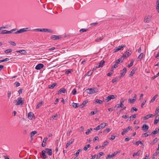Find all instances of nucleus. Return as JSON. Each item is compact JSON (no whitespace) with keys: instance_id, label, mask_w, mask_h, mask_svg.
<instances>
[{"instance_id":"obj_1","label":"nucleus","mask_w":159,"mask_h":159,"mask_svg":"<svg viewBox=\"0 0 159 159\" xmlns=\"http://www.w3.org/2000/svg\"><path fill=\"white\" fill-rule=\"evenodd\" d=\"M98 89L96 88H89L87 89L85 91L89 94H93L98 91Z\"/></svg>"},{"instance_id":"obj_55","label":"nucleus","mask_w":159,"mask_h":159,"mask_svg":"<svg viewBox=\"0 0 159 159\" xmlns=\"http://www.w3.org/2000/svg\"><path fill=\"white\" fill-rule=\"evenodd\" d=\"M72 92L73 95H75L76 93V91L75 89H74L72 91Z\"/></svg>"},{"instance_id":"obj_22","label":"nucleus","mask_w":159,"mask_h":159,"mask_svg":"<svg viewBox=\"0 0 159 159\" xmlns=\"http://www.w3.org/2000/svg\"><path fill=\"white\" fill-rule=\"evenodd\" d=\"M123 60V59L122 58V57H121L120 58L118 59L117 60L115 61V63L116 64H119L120 62H122Z\"/></svg>"},{"instance_id":"obj_8","label":"nucleus","mask_w":159,"mask_h":159,"mask_svg":"<svg viewBox=\"0 0 159 159\" xmlns=\"http://www.w3.org/2000/svg\"><path fill=\"white\" fill-rule=\"evenodd\" d=\"M130 129L131 127L129 126L127 128H126V129H123V131L121 133V134L122 135H124L125 133H127L128 132V130H130Z\"/></svg>"},{"instance_id":"obj_58","label":"nucleus","mask_w":159,"mask_h":159,"mask_svg":"<svg viewBox=\"0 0 159 159\" xmlns=\"http://www.w3.org/2000/svg\"><path fill=\"white\" fill-rule=\"evenodd\" d=\"M72 132V131L70 129H69L67 132V135L70 136V133Z\"/></svg>"},{"instance_id":"obj_11","label":"nucleus","mask_w":159,"mask_h":159,"mask_svg":"<svg viewBox=\"0 0 159 159\" xmlns=\"http://www.w3.org/2000/svg\"><path fill=\"white\" fill-rule=\"evenodd\" d=\"M105 61L103 60H102L99 63L98 65L96 66V68H99L102 66L103 64L105 63Z\"/></svg>"},{"instance_id":"obj_16","label":"nucleus","mask_w":159,"mask_h":159,"mask_svg":"<svg viewBox=\"0 0 159 159\" xmlns=\"http://www.w3.org/2000/svg\"><path fill=\"white\" fill-rule=\"evenodd\" d=\"M148 128L149 127L148 125L146 124L143 125L142 127V129L144 131H145L146 130H148Z\"/></svg>"},{"instance_id":"obj_33","label":"nucleus","mask_w":159,"mask_h":159,"mask_svg":"<svg viewBox=\"0 0 159 159\" xmlns=\"http://www.w3.org/2000/svg\"><path fill=\"white\" fill-rule=\"evenodd\" d=\"M103 38V36H101L100 37H99L98 38L95 39V41L96 42H99L101 40H102Z\"/></svg>"},{"instance_id":"obj_20","label":"nucleus","mask_w":159,"mask_h":159,"mask_svg":"<svg viewBox=\"0 0 159 159\" xmlns=\"http://www.w3.org/2000/svg\"><path fill=\"white\" fill-rule=\"evenodd\" d=\"M126 71V69L125 68H124L121 71V76H123L125 74Z\"/></svg>"},{"instance_id":"obj_45","label":"nucleus","mask_w":159,"mask_h":159,"mask_svg":"<svg viewBox=\"0 0 159 159\" xmlns=\"http://www.w3.org/2000/svg\"><path fill=\"white\" fill-rule=\"evenodd\" d=\"M135 117H136V115H135L134 114V115H131L130 117V119L129 120L130 121L131 120H133V119L134 118H135Z\"/></svg>"},{"instance_id":"obj_41","label":"nucleus","mask_w":159,"mask_h":159,"mask_svg":"<svg viewBox=\"0 0 159 159\" xmlns=\"http://www.w3.org/2000/svg\"><path fill=\"white\" fill-rule=\"evenodd\" d=\"M138 110V109L134 107H132L131 109V111L133 112L134 111H137Z\"/></svg>"},{"instance_id":"obj_39","label":"nucleus","mask_w":159,"mask_h":159,"mask_svg":"<svg viewBox=\"0 0 159 159\" xmlns=\"http://www.w3.org/2000/svg\"><path fill=\"white\" fill-rule=\"evenodd\" d=\"M79 104L73 102L72 103V106L75 108H77L79 106L78 105Z\"/></svg>"},{"instance_id":"obj_62","label":"nucleus","mask_w":159,"mask_h":159,"mask_svg":"<svg viewBox=\"0 0 159 159\" xmlns=\"http://www.w3.org/2000/svg\"><path fill=\"white\" fill-rule=\"evenodd\" d=\"M115 136H114L112 135H111V137L110 138H109V139H111L112 140H113L115 139Z\"/></svg>"},{"instance_id":"obj_17","label":"nucleus","mask_w":159,"mask_h":159,"mask_svg":"<svg viewBox=\"0 0 159 159\" xmlns=\"http://www.w3.org/2000/svg\"><path fill=\"white\" fill-rule=\"evenodd\" d=\"M66 91V89L64 88H61L58 91V94H59L63 93H65Z\"/></svg>"},{"instance_id":"obj_26","label":"nucleus","mask_w":159,"mask_h":159,"mask_svg":"<svg viewBox=\"0 0 159 159\" xmlns=\"http://www.w3.org/2000/svg\"><path fill=\"white\" fill-rule=\"evenodd\" d=\"M37 133V132L35 131H33L31 132L30 133V135L31 138L32 139L33 138L32 137L35 134Z\"/></svg>"},{"instance_id":"obj_53","label":"nucleus","mask_w":159,"mask_h":159,"mask_svg":"<svg viewBox=\"0 0 159 159\" xmlns=\"http://www.w3.org/2000/svg\"><path fill=\"white\" fill-rule=\"evenodd\" d=\"M87 31V30L85 29H82L80 30V32L81 33H82L84 32H86Z\"/></svg>"},{"instance_id":"obj_18","label":"nucleus","mask_w":159,"mask_h":159,"mask_svg":"<svg viewBox=\"0 0 159 159\" xmlns=\"http://www.w3.org/2000/svg\"><path fill=\"white\" fill-rule=\"evenodd\" d=\"M61 37L60 36L56 35H52L51 37V38L54 40L58 39H59Z\"/></svg>"},{"instance_id":"obj_38","label":"nucleus","mask_w":159,"mask_h":159,"mask_svg":"<svg viewBox=\"0 0 159 159\" xmlns=\"http://www.w3.org/2000/svg\"><path fill=\"white\" fill-rule=\"evenodd\" d=\"M43 103V102L42 101H41L39 102V103L36 106V108L38 109V108L40 106H41V105Z\"/></svg>"},{"instance_id":"obj_13","label":"nucleus","mask_w":159,"mask_h":159,"mask_svg":"<svg viewBox=\"0 0 159 159\" xmlns=\"http://www.w3.org/2000/svg\"><path fill=\"white\" fill-rule=\"evenodd\" d=\"M88 102V101L87 100H85L79 106V107L81 108H83L84 107L86 103Z\"/></svg>"},{"instance_id":"obj_3","label":"nucleus","mask_w":159,"mask_h":159,"mask_svg":"<svg viewBox=\"0 0 159 159\" xmlns=\"http://www.w3.org/2000/svg\"><path fill=\"white\" fill-rule=\"evenodd\" d=\"M152 16L151 15H148L145 17L144 18L143 21L144 22L148 23L151 20Z\"/></svg>"},{"instance_id":"obj_51","label":"nucleus","mask_w":159,"mask_h":159,"mask_svg":"<svg viewBox=\"0 0 159 159\" xmlns=\"http://www.w3.org/2000/svg\"><path fill=\"white\" fill-rule=\"evenodd\" d=\"M16 30V29H13L11 30L10 31H7V34H11L13 31H15Z\"/></svg>"},{"instance_id":"obj_63","label":"nucleus","mask_w":159,"mask_h":159,"mask_svg":"<svg viewBox=\"0 0 159 159\" xmlns=\"http://www.w3.org/2000/svg\"><path fill=\"white\" fill-rule=\"evenodd\" d=\"M71 70H67L65 72V73L67 75V74H69V73H70L71 72Z\"/></svg>"},{"instance_id":"obj_4","label":"nucleus","mask_w":159,"mask_h":159,"mask_svg":"<svg viewBox=\"0 0 159 159\" xmlns=\"http://www.w3.org/2000/svg\"><path fill=\"white\" fill-rule=\"evenodd\" d=\"M116 95H110L106 98L105 100L107 102L110 101L111 99H114L116 98Z\"/></svg>"},{"instance_id":"obj_46","label":"nucleus","mask_w":159,"mask_h":159,"mask_svg":"<svg viewBox=\"0 0 159 159\" xmlns=\"http://www.w3.org/2000/svg\"><path fill=\"white\" fill-rule=\"evenodd\" d=\"M12 51L11 49H8L5 51V52L6 53H7L11 52Z\"/></svg>"},{"instance_id":"obj_15","label":"nucleus","mask_w":159,"mask_h":159,"mask_svg":"<svg viewBox=\"0 0 159 159\" xmlns=\"http://www.w3.org/2000/svg\"><path fill=\"white\" fill-rule=\"evenodd\" d=\"M41 32H48L52 33V31L48 29L43 28L41 29Z\"/></svg>"},{"instance_id":"obj_28","label":"nucleus","mask_w":159,"mask_h":159,"mask_svg":"<svg viewBox=\"0 0 159 159\" xmlns=\"http://www.w3.org/2000/svg\"><path fill=\"white\" fill-rule=\"evenodd\" d=\"M17 52H19L21 54H25L26 53V51L25 50H20L16 51Z\"/></svg>"},{"instance_id":"obj_47","label":"nucleus","mask_w":159,"mask_h":159,"mask_svg":"<svg viewBox=\"0 0 159 159\" xmlns=\"http://www.w3.org/2000/svg\"><path fill=\"white\" fill-rule=\"evenodd\" d=\"M81 150H82L81 149H79L78 150L77 152L75 153V155L76 157L78 156L79 155L80 152L81 151Z\"/></svg>"},{"instance_id":"obj_42","label":"nucleus","mask_w":159,"mask_h":159,"mask_svg":"<svg viewBox=\"0 0 159 159\" xmlns=\"http://www.w3.org/2000/svg\"><path fill=\"white\" fill-rule=\"evenodd\" d=\"M7 34V30H2L1 31L0 34Z\"/></svg>"},{"instance_id":"obj_29","label":"nucleus","mask_w":159,"mask_h":159,"mask_svg":"<svg viewBox=\"0 0 159 159\" xmlns=\"http://www.w3.org/2000/svg\"><path fill=\"white\" fill-rule=\"evenodd\" d=\"M158 95L157 94H156L152 98V99L150 100V102H154L155 100V99L157 97Z\"/></svg>"},{"instance_id":"obj_7","label":"nucleus","mask_w":159,"mask_h":159,"mask_svg":"<svg viewBox=\"0 0 159 159\" xmlns=\"http://www.w3.org/2000/svg\"><path fill=\"white\" fill-rule=\"evenodd\" d=\"M44 65L41 63H39L35 67V68L36 70H39L43 67Z\"/></svg>"},{"instance_id":"obj_36","label":"nucleus","mask_w":159,"mask_h":159,"mask_svg":"<svg viewBox=\"0 0 159 159\" xmlns=\"http://www.w3.org/2000/svg\"><path fill=\"white\" fill-rule=\"evenodd\" d=\"M143 55V53H141L137 58V59H138L139 60H141V59L142 58Z\"/></svg>"},{"instance_id":"obj_10","label":"nucleus","mask_w":159,"mask_h":159,"mask_svg":"<svg viewBox=\"0 0 159 159\" xmlns=\"http://www.w3.org/2000/svg\"><path fill=\"white\" fill-rule=\"evenodd\" d=\"M125 47V46L124 45H121L120 46H118L117 48H116L115 49H114V50H115V52H116L120 50L121 48H123V47Z\"/></svg>"},{"instance_id":"obj_9","label":"nucleus","mask_w":159,"mask_h":159,"mask_svg":"<svg viewBox=\"0 0 159 159\" xmlns=\"http://www.w3.org/2000/svg\"><path fill=\"white\" fill-rule=\"evenodd\" d=\"M46 152V151L45 150H43L41 152V156L43 157V159H45L47 157L46 155L45 154Z\"/></svg>"},{"instance_id":"obj_31","label":"nucleus","mask_w":159,"mask_h":159,"mask_svg":"<svg viewBox=\"0 0 159 159\" xmlns=\"http://www.w3.org/2000/svg\"><path fill=\"white\" fill-rule=\"evenodd\" d=\"M104 154V153L102 152H100L97 156V158L99 159L101 156H102Z\"/></svg>"},{"instance_id":"obj_54","label":"nucleus","mask_w":159,"mask_h":159,"mask_svg":"<svg viewBox=\"0 0 159 159\" xmlns=\"http://www.w3.org/2000/svg\"><path fill=\"white\" fill-rule=\"evenodd\" d=\"M157 138H155L153 140L152 142V144H154L156 143L157 141Z\"/></svg>"},{"instance_id":"obj_5","label":"nucleus","mask_w":159,"mask_h":159,"mask_svg":"<svg viewBox=\"0 0 159 159\" xmlns=\"http://www.w3.org/2000/svg\"><path fill=\"white\" fill-rule=\"evenodd\" d=\"M22 98L19 97L17 99V101L16 104V105H22L24 104V101L22 100Z\"/></svg>"},{"instance_id":"obj_24","label":"nucleus","mask_w":159,"mask_h":159,"mask_svg":"<svg viewBox=\"0 0 159 159\" xmlns=\"http://www.w3.org/2000/svg\"><path fill=\"white\" fill-rule=\"evenodd\" d=\"M156 4V9L157 12L159 13V0H157Z\"/></svg>"},{"instance_id":"obj_60","label":"nucleus","mask_w":159,"mask_h":159,"mask_svg":"<svg viewBox=\"0 0 159 159\" xmlns=\"http://www.w3.org/2000/svg\"><path fill=\"white\" fill-rule=\"evenodd\" d=\"M120 150L116 152H115L114 153H113V154L115 155H116L118 153H120Z\"/></svg>"},{"instance_id":"obj_59","label":"nucleus","mask_w":159,"mask_h":159,"mask_svg":"<svg viewBox=\"0 0 159 159\" xmlns=\"http://www.w3.org/2000/svg\"><path fill=\"white\" fill-rule=\"evenodd\" d=\"M48 139V138L47 137H46L44 138L43 140V143H46V142Z\"/></svg>"},{"instance_id":"obj_52","label":"nucleus","mask_w":159,"mask_h":159,"mask_svg":"<svg viewBox=\"0 0 159 159\" xmlns=\"http://www.w3.org/2000/svg\"><path fill=\"white\" fill-rule=\"evenodd\" d=\"M159 108H157L156 109V110H155V115H157L159 111Z\"/></svg>"},{"instance_id":"obj_64","label":"nucleus","mask_w":159,"mask_h":159,"mask_svg":"<svg viewBox=\"0 0 159 159\" xmlns=\"http://www.w3.org/2000/svg\"><path fill=\"white\" fill-rule=\"evenodd\" d=\"M149 135L147 134V133H145L143 134V137H146L148 136Z\"/></svg>"},{"instance_id":"obj_19","label":"nucleus","mask_w":159,"mask_h":159,"mask_svg":"<svg viewBox=\"0 0 159 159\" xmlns=\"http://www.w3.org/2000/svg\"><path fill=\"white\" fill-rule=\"evenodd\" d=\"M152 116V114H149L143 117V119L144 120H146L148 119L150 117H151Z\"/></svg>"},{"instance_id":"obj_56","label":"nucleus","mask_w":159,"mask_h":159,"mask_svg":"<svg viewBox=\"0 0 159 159\" xmlns=\"http://www.w3.org/2000/svg\"><path fill=\"white\" fill-rule=\"evenodd\" d=\"M139 144H143V143L140 141H139L136 142L135 143V144L137 145H138Z\"/></svg>"},{"instance_id":"obj_40","label":"nucleus","mask_w":159,"mask_h":159,"mask_svg":"<svg viewBox=\"0 0 159 159\" xmlns=\"http://www.w3.org/2000/svg\"><path fill=\"white\" fill-rule=\"evenodd\" d=\"M93 71L90 70L87 72L86 75L88 76H90L93 74Z\"/></svg>"},{"instance_id":"obj_6","label":"nucleus","mask_w":159,"mask_h":159,"mask_svg":"<svg viewBox=\"0 0 159 159\" xmlns=\"http://www.w3.org/2000/svg\"><path fill=\"white\" fill-rule=\"evenodd\" d=\"M103 125L104 124L102 123H101L100 125L98 126L96 128H94L93 129L98 131L101 129H103L104 128Z\"/></svg>"},{"instance_id":"obj_27","label":"nucleus","mask_w":159,"mask_h":159,"mask_svg":"<svg viewBox=\"0 0 159 159\" xmlns=\"http://www.w3.org/2000/svg\"><path fill=\"white\" fill-rule=\"evenodd\" d=\"M136 100V99L133 98L131 99H129L128 100V102L130 103H134V102Z\"/></svg>"},{"instance_id":"obj_57","label":"nucleus","mask_w":159,"mask_h":159,"mask_svg":"<svg viewBox=\"0 0 159 159\" xmlns=\"http://www.w3.org/2000/svg\"><path fill=\"white\" fill-rule=\"evenodd\" d=\"M8 95H7V96H8V97L9 98L11 97V91H8Z\"/></svg>"},{"instance_id":"obj_2","label":"nucleus","mask_w":159,"mask_h":159,"mask_svg":"<svg viewBox=\"0 0 159 159\" xmlns=\"http://www.w3.org/2000/svg\"><path fill=\"white\" fill-rule=\"evenodd\" d=\"M30 30L29 29V28H24L23 29H20L18 31H17L15 32V33L16 34H17L18 33H22L25 32H26L27 31H30Z\"/></svg>"},{"instance_id":"obj_14","label":"nucleus","mask_w":159,"mask_h":159,"mask_svg":"<svg viewBox=\"0 0 159 159\" xmlns=\"http://www.w3.org/2000/svg\"><path fill=\"white\" fill-rule=\"evenodd\" d=\"M73 141H74V139H72V140L71 139L67 143H66V148H67L69 145H70L73 142Z\"/></svg>"},{"instance_id":"obj_30","label":"nucleus","mask_w":159,"mask_h":159,"mask_svg":"<svg viewBox=\"0 0 159 159\" xmlns=\"http://www.w3.org/2000/svg\"><path fill=\"white\" fill-rule=\"evenodd\" d=\"M140 152V151L139 150L136 153H134L133 155V157H134L135 156H138L139 155Z\"/></svg>"},{"instance_id":"obj_21","label":"nucleus","mask_w":159,"mask_h":159,"mask_svg":"<svg viewBox=\"0 0 159 159\" xmlns=\"http://www.w3.org/2000/svg\"><path fill=\"white\" fill-rule=\"evenodd\" d=\"M34 114L32 112H29L28 114V117L30 120H32Z\"/></svg>"},{"instance_id":"obj_43","label":"nucleus","mask_w":159,"mask_h":159,"mask_svg":"<svg viewBox=\"0 0 159 159\" xmlns=\"http://www.w3.org/2000/svg\"><path fill=\"white\" fill-rule=\"evenodd\" d=\"M109 143V142L108 141H106L104 142L102 146V147L104 148L105 146L107 145Z\"/></svg>"},{"instance_id":"obj_34","label":"nucleus","mask_w":159,"mask_h":159,"mask_svg":"<svg viewBox=\"0 0 159 159\" xmlns=\"http://www.w3.org/2000/svg\"><path fill=\"white\" fill-rule=\"evenodd\" d=\"M57 85L56 83H53L52 85L49 86V88L50 89H52Z\"/></svg>"},{"instance_id":"obj_61","label":"nucleus","mask_w":159,"mask_h":159,"mask_svg":"<svg viewBox=\"0 0 159 159\" xmlns=\"http://www.w3.org/2000/svg\"><path fill=\"white\" fill-rule=\"evenodd\" d=\"M35 31H41V29H35L34 30Z\"/></svg>"},{"instance_id":"obj_12","label":"nucleus","mask_w":159,"mask_h":159,"mask_svg":"<svg viewBox=\"0 0 159 159\" xmlns=\"http://www.w3.org/2000/svg\"><path fill=\"white\" fill-rule=\"evenodd\" d=\"M45 150L47 151V152L49 156H51L52 155V151L51 149H49L48 148H46L45 149Z\"/></svg>"},{"instance_id":"obj_25","label":"nucleus","mask_w":159,"mask_h":159,"mask_svg":"<svg viewBox=\"0 0 159 159\" xmlns=\"http://www.w3.org/2000/svg\"><path fill=\"white\" fill-rule=\"evenodd\" d=\"M159 131V128H156L155 129V130L153 131L152 134H156L158 133Z\"/></svg>"},{"instance_id":"obj_50","label":"nucleus","mask_w":159,"mask_h":159,"mask_svg":"<svg viewBox=\"0 0 159 159\" xmlns=\"http://www.w3.org/2000/svg\"><path fill=\"white\" fill-rule=\"evenodd\" d=\"M113 72V70H111V72L107 74V76H110L112 74Z\"/></svg>"},{"instance_id":"obj_48","label":"nucleus","mask_w":159,"mask_h":159,"mask_svg":"<svg viewBox=\"0 0 159 159\" xmlns=\"http://www.w3.org/2000/svg\"><path fill=\"white\" fill-rule=\"evenodd\" d=\"M133 63H134V61L133 60L131 61L130 63L128 65V67L129 68H130V67L132 66L133 64Z\"/></svg>"},{"instance_id":"obj_49","label":"nucleus","mask_w":159,"mask_h":159,"mask_svg":"<svg viewBox=\"0 0 159 159\" xmlns=\"http://www.w3.org/2000/svg\"><path fill=\"white\" fill-rule=\"evenodd\" d=\"M117 64H116V63L113 66H112L111 67V70H113L114 68H116L117 67H118Z\"/></svg>"},{"instance_id":"obj_35","label":"nucleus","mask_w":159,"mask_h":159,"mask_svg":"<svg viewBox=\"0 0 159 159\" xmlns=\"http://www.w3.org/2000/svg\"><path fill=\"white\" fill-rule=\"evenodd\" d=\"M95 102L100 104H102L103 103V102L102 101L98 99H97L96 100Z\"/></svg>"},{"instance_id":"obj_32","label":"nucleus","mask_w":159,"mask_h":159,"mask_svg":"<svg viewBox=\"0 0 159 159\" xmlns=\"http://www.w3.org/2000/svg\"><path fill=\"white\" fill-rule=\"evenodd\" d=\"M157 116H156V118L154 120V124L155 125L157 124L159 120V118L158 117V118H157Z\"/></svg>"},{"instance_id":"obj_23","label":"nucleus","mask_w":159,"mask_h":159,"mask_svg":"<svg viewBox=\"0 0 159 159\" xmlns=\"http://www.w3.org/2000/svg\"><path fill=\"white\" fill-rule=\"evenodd\" d=\"M136 68H134L130 72L129 75L131 76H133V75L134 74L135 71L136 70Z\"/></svg>"},{"instance_id":"obj_44","label":"nucleus","mask_w":159,"mask_h":159,"mask_svg":"<svg viewBox=\"0 0 159 159\" xmlns=\"http://www.w3.org/2000/svg\"><path fill=\"white\" fill-rule=\"evenodd\" d=\"M129 53V52H126L123 54L122 57H127V54Z\"/></svg>"},{"instance_id":"obj_37","label":"nucleus","mask_w":159,"mask_h":159,"mask_svg":"<svg viewBox=\"0 0 159 159\" xmlns=\"http://www.w3.org/2000/svg\"><path fill=\"white\" fill-rule=\"evenodd\" d=\"M90 147V145L89 144H88L87 145H86L84 148V151H86L88 148H89Z\"/></svg>"}]
</instances>
